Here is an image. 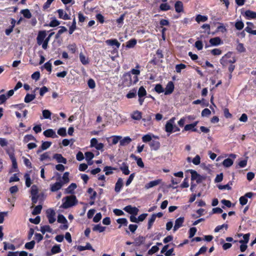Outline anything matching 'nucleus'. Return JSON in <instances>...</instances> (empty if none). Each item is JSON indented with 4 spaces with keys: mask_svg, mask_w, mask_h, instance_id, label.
I'll use <instances>...</instances> for the list:
<instances>
[{
    "mask_svg": "<svg viewBox=\"0 0 256 256\" xmlns=\"http://www.w3.org/2000/svg\"><path fill=\"white\" fill-rule=\"evenodd\" d=\"M56 174L58 176L56 178V182L50 184V190L52 192H55L60 190L64 184L70 182L68 172H65L62 177L58 173H56Z\"/></svg>",
    "mask_w": 256,
    "mask_h": 256,
    "instance_id": "obj_1",
    "label": "nucleus"
},
{
    "mask_svg": "<svg viewBox=\"0 0 256 256\" xmlns=\"http://www.w3.org/2000/svg\"><path fill=\"white\" fill-rule=\"evenodd\" d=\"M63 203L62 207L64 208H68L74 206L77 200L76 197L74 196H68L64 198L62 200Z\"/></svg>",
    "mask_w": 256,
    "mask_h": 256,
    "instance_id": "obj_2",
    "label": "nucleus"
},
{
    "mask_svg": "<svg viewBox=\"0 0 256 256\" xmlns=\"http://www.w3.org/2000/svg\"><path fill=\"white\" fill-rule=\"evenodd\" d=\"M124 83L126 86H130L132 84H136L138 80V77L136 76H132L130 74V72H127L123 76Z\"/></svg>",
    "mask_w": 256,
    "mask_h": 256,
    "instance_id": "obj_3",
    "label": "nucleus"
},
{
    "mask_svg": "<svg viewBox=\"0 0 256 256\" xmlns=\"http://www.w3.org/2000/svg\"><path fill=\"white\" fill-rule=\"evenodd\" d=\"M236 61V58L232 52H228L220 60V64L224 66H226L228 64H234Z\"/></svg>",
    "mask_w": 256,
    "mask_h": 256,
    "instance_id": "obj_4",
    "label": "nucleus"
},
{
    "mask_svg": "<svg viewBox=\"0 0 256 256\" xmlns=\"http://www.w3.org/2000/svg\"><path fill=\"white\" fill-rule=\"evenodd\" d=\"M174 120L175 118H172L169 120H168L166 123L165 126V130L166 131V132L169 134L168 135L172 134L174 131Z\"/></svg>",
    "mask_w": 256,
    "mask_h": 256,
    "instance_id": "obj_5",
    "label": "nucleus"
},
{
    "mask_svg": "<svg viewBox=\"0 0 256 256\" xmlns=\"http://www.w3.org/2000/svg\"><path fill=\"white\" fill-rule=\"evenodd\" d=\"M58 222L62 224L60 226V228L63 230H66L68 228L67 220L62 214H59L58 217Z\"/></svg>",
    "mask_w": 256,
    "mask_h": 256,
    "instance_id": "obj_6",
    "label": "nucleus"
},
{
    "mask_svg": "<svg viewBox=\"0 0 256 256\" xmlns=\"http://www.w3.org/2000/svg\"><path fill=\"white\" fill-rule=\"evenodd\" d=\"M46 215L49 223L53 224L56 221V212L54 210L51 208L47 210Z\"/></svg>",
    "mask_w": 256,
    "mask_h": 256,
    "instance_id": "obj_7",
    "label": "nucleus"
},
{
    "mask_svg": "<svg viewBox=\"0 0 256 256\" xmlns=\"http://www.w3.org/2000/svg\"><path fill=\"white\" fill-rule=\"evenodd\" d=\"M32 195V200L34 204L36 203L38 198V188L36 185H33L31 188L30 191Z\"/></svg>",
    "mask_w": 256,
    "mask_h": 256,
    "instance_id": "obj_8",
    "label": "nucleus"
},
{
    "mask_svg": "<svg viewBox=\"0 0 256 256\" xmlns=\"http://www.w3.org/2000/svg\"><path fill=\"white\" fill-rule=\"evenodd\" d=\"M188 171L191 174L192 180H196L197 182H200L204 179V177L199 174L196 170H190Z\"/></svg>",
    "mask_w": 256,
    "mask_h": 256,
    "instance_id": "obj_9",
    "label": "nucleus"
},
{
    "mask_svg": "<svg viewBox=\"0 0 256 256\" xmlns=\"http://www.w3.org/2000/svg\"><path fill=\"white\" fill-rule=\"evenodd\" d=\"M90 146L94 147L98 150H102L104 146L102 143H98L96 138H92L90 140Z\"/></svg>",
    "mask_w": 256,
    "mask_h": 256,
    "instance_id": "obj_10",
    "label": "nucleus"
},
{
    "mask_svg": "<svg viewBox=\"0 0 256 256\" xmlns=\"http://www.w3.org/2000/svg\"><path fill=\"white\" fill-rule=\"evenodd\" d=\"M161 179H158L152 181H150L149 182L147 183L144 186V188L146 190L150 189L160 184L162 182Z\"/></svg>",
    "mask_w": 256,
    "mask_h": 256,
    "instance_id": "obj_11",
    "label": "nucleus"
},
{
    "mask_svg": "<svg viewBox=\"0 0 256 256\" xmlns=\"http://www.w3.org/2000/svg\"><path fill=\"white\" fill-rule=\"evenodd\" d=\"M124 210L127 212L134 215H136L138 212V209L132 206H126Z\"/></svg>",
    "mask_w": 256,
    "mask_h": 256,
    "instance_id": "obj_12",
    "label": "nucleus"
},
{
    "mask_svg": "<svg viewBox=\"0 0 256 256\" xmlns=\"http://www.w3.org/2000/svg\"><path fill=\"white\" fill-rule=\"evenodd\" d=\"M46 35V31L42 30L39 32L36 38L37 42L38 45H41L42 42H44Z\"/></svg>",
    "mask_w": 256,
    "mask_h": 256,
    "instance_id": "obj_13",
    "label": "nucleus"
},
{
    "mask_svg": "<svg viewBox=\"0 0 256 256\" xmlns=\"http://www.w3.org/2000/svg\"><path fill=\"white\" fill-rule=\"evenodd\" d=\"M43 134L45 136L48 138H56L58 137L55 131L51 128L44 131Z\"/></svg>",
    "mask_w": 256,
    "mask_h": 256,
    "instance_id": "obj_14",
    "label": "nucleus"
},
{
    "mask_svg": "<svg viewBox=\"0 0 256 256\" xmlns=\"http://www.w3.org/2000/svg\"><path fill=\"white\" fill-rule=\"evenodd\" d=\"M174 90V84L172 82H169L165 88L164 94L166 95H168L172 92Z\"/></svg>",
    "mask_w": 256,
    "mask_h": 256,
    "instance_id": "obj_15",
    "label": "nucleus"
},
{
    "mask_svg": "<svg viewBox=\"0 0 256 256\" xmlns=\"http://www.w3.org/2000/svg\"><path fill=\"white\" fill-rule=\"evenodd\" d=\"M184 222V217H180L177 219H176L175 221L174 226V230L176 231L177 230L180 228L182 224Z\"/></svg>",
    "mask_w": 256,
    "mask_h": 256,
    "instance_id": "obj_16",
    "label": "nucleus"
},
{
    "mask_svg": "<svg viewBox=\"0 0 256 256\" xmlns=\"http://www.w3.org/2000/svg\"><path fill=\"white\" fill-rule=\"evenodd\" d=\"M152 138H156V139L158 138V136H156L152 134H146L144 135L142 137V140L144 142H150L152 141Z\"/></svg>",
    "mask_w": 256,
    "mask_h": 256,
    "instance_id": "obj_17",
    "label": "nucleus"
},
{
    "mask_svg": "<svg viewBox=\"0 0 256 256\" xmlns=\"http://www.w3.org/2000/svg\"><path fill=\"white\" fill-rule=\"evenodd\" d=\"M12 92L8 91L6 94H0V104H4L8 98H9L10 96H12Z\"/></svg>",
    "mask_w": 256,
    "mask_h": 256,
    "instance_id": "obj_18",
    "label": "nucleus"
},
{
    "mask_svg": "<svg viewBox=\"0 0 256 256\" xmlns=\"http://www.w3.org/2000/svg\"><path fill=\"white\" fill-rule=\"evenodd\" d=\"M130 117L134 120H140L142 118V113L138 110H134L131 113Z\"/></svg>",
    "mask_w": 256,
    "mask_h": 256,
    "instance_id": "obj_19",
    "label": "nucleus"
},
{
    "mask_svg": "<svg viewBox=\"0 0 256 256\" xmlns=\"http://www.w3.org/2000/svg\"><path fill=\"white\" fill-rule=\"evenodd\" d=\"M58 14V17L64 20H70V16L63 10L59 9L57 10Z\"/></svg>",
    "mask_w": 256,
    "mask_h": 256,
    "instance_id": "obj_20",
    "label": "nucleus"
},
{
    "mask_svg": "<svg viewBox=\"0 0 256 256\" xmlns=\"http://www.w3.org/2000/svg\"><path fill=\"white\" fill-rule=\"evenodd\" d=\"M53 158L55 159L58 162L66 164L67 160L64 158L61 154H56L54 155Z\"/></svg>",
    "mask_w": 256,
    "mask_h": 256,
    "instance_id": "obj_21",
    "label": "nucleus"
},
{
    "mask_svg": "<svg viewBox=\"0 0 256 256\" xmlns=\"http://www.w3.org/2000/svg\"><path fill=\"white\" fill-rule=\"evenodd\" d=\"M152 150H157L160 148V142L158 140H152L149 143Z\"/></svg>",
    "mask_w": 256,
    "mask_h": 256,
    "instance_id": "obj_22",
    "label": "nucleus"
},
{
    "mask_svg": "<svg viewBox=\"0 0 256 256\" xmlns=\"http://www.w3.org/2000/svg\"><path fill=\"white\" fill-rule=\"evenodd\" d=\"M210 43L213 46H217L222 44L221 39L219 37L210 38Z\"/></svg>",
    "mask_w": 256,
    "mask_h": 256,
    "instance_id": "obj_23",
    "label": "nucleus"
},
{
    "mask_svg": "<svg viewBox=\"0 0 256 256\" xmlns=\"http://www.w3.org/2000/svg\"><path fill=\"white\" fill-rule=\"evenodd\" d=\"M244 16L248 20L256 18V12L250 10H247L244 12Z\"/></svg>",
    "mask_w": 256,
    "mask_h": 256,
    "instance_id": "obj_24",
    "label": "nucleus"
},
{
    "mask_svg": "<svg viewBox=\"0 0 256 256\" xmlns=\"http://www.w3.org/2000/svg\"><path fill=\"white\" fill-rule=\"evenodd\" d=\"M106 43L110 46H116L117 48H119L120 45V43L116 39L108 40L106 41Z\"/></svg>",
    "mask_w": 256,
    "mask_h": 256,
    "instance_id": "obj_25",
    "label": "nucleus"
},
{
    "mask_svg": "<svg viewBox=\"0 0 256 256\" xmlns=\"http://www.w3.org/2000/svg\"><path fill=\"white\" fill-rule=\"evenodd\" d=\"M123 186V180L122 178H118L115 185L114 190L116 192H119Z\"/></svg>",
    "mask_w": 256,
    "mask_h": 256,
    "instance_id": "obj_26",
    "label": "nucleus"
},
{
    "mask_svg": "<svg viewBox=\"0 0 256 256\" xmlns=\"http://www.w3.org/2000/svg\"><path fill=\"white\" fill-rule=\"evenodd\" d=\"M77 250L80 252L87 250H90L93 252H94V250L92 248L91 244L88 242L86 243L85 246H78L77 248Z\"/></svg>",
    "mask_w": 256,
    "mask_h": 256,
    "instance_id": "obj_27",
    "label": "nucleus"
},
{
    "mask_svg": "<svg viewBox=\"0 0 256 256\" xmlns=\"http://www.w3.org/2000/svg\"><path fill=\"white\" fill-rule=\"evenodd\" d=\"M8 256H28V252L24 251L9 252Z\"/></svg>",
    "mask_w": 256,
    "mask_h": 256,
    "instance_id": "obj_28",
    "label": "nucleus"
},
{
    "mask_svg": "<svg viewBox=\"0 0 256 256\" xmlns=\"http://www.w3.org/2000/svg\"><path fill=\"white\" fill-rule=\"evenodd\" d=\"M120 170L125 175H128L130 173V171L128 169V166L125 163H122V165L120 167Z\"/></svg>",
    "mask_w": 256,
    "mask_h": 256,
    "instance_id": "obj_29",
    "label": "nucleus"
},
{
    "mask_svg": "<svg viewBox=\"0 0 256 256\" xmlns=\"http://www.w3.org/2000/svg\"><path fill=\"white\" fill-rule=\"evenodd\" d=\"M132 139L129 136H126L120 141V145L124 146L129 144L132 142Z\"/></svg>",
    "mask_w": 256,
    "mask_h": 256,
    "instance_id": "obj_30",
    "label": "nucleus"
},
{
    "mask_svg": "<svg viewBox=\"0 0 256 256\" xmlns=\"http://www.w3.org/2000/svg\"><path fill=\"white\" fill-rule=\"evenodd\" d=\"M86 160L88 162L89 165H91L92 162H90L91 160L94 158V154L92 152H86L85 153Z\"/></svg>",
    "mask_w": 256,
    "mask_h": 256,
    "instance_id": "obj_31",
    "label": "nucleus"
},
{
    "mask_svg": "<svg viewBox=\"0 0 256 256\" xmlns=\"http://www.w3.org/2000/svg\"><path fill=\"white\" fill-rule=\"evenodd\" d=\"M76 188V184L74 183H72L65 190V192L66 194H72Z\"/></svg>",
    "mask_w": 256,
    "mask_h": 256,
    "instance_id": "obj_32",
    "label": "nucleus"
},
{
    "mask_svg": "<svg viewBox=\"0 0 256 256\" xmlns=\"http://www.w3.org/2000/svg\"><path fill=\"white\" fill-rule=\"evenodd\" d=\"M176 11L178 12H180L183 11V4L182 3L178 1L176 2L174 5Z\"/></svg>",
    "mask_w": 256,
    "mask_h": 256,
    "instance_id": "obj_33",
    "label": "nucleus"
},
{
    "mask_svg": "<svg viewBox=\"0 0 256 256\" xmlns=\"http://www.w3.org/2000/svg\"><path fill=\"white\" fill-rule=\"evenodd\" d=\"M80 62L84 65H86L89 63L88 58L86 56L82 53L80 54Z\"/></svg>",
    "mask_w": 256,
    "mask_h": 256,
    "instance_id": "obj_34",
    "label": "nucleus"
},
{
    "mask_svg": "<svg viewBox=\"0 0 256 256\" xmlns=\"http://www.w3.org/2000/svg\"><path fill=\"white\" fill-rule=\"evenodd\" d=\"M234 164V160L230 158L225 159L222 162V165L226 168L232 166Z\"/></svg>",
    "mask_w": 256,
    "mask_h": 256,
    "instance_id": "obj_35",
    "label": "nucleus"
},
{
    "mask_svg": "<svg viewBox=\"0 0 256 256\" xmlns=\"http://www.w3.org/2000/svg\"><path fill=\"white\" fill-rule=\"evenodd\" d=\"M36 98V95L34 94H28L24 99V101L26 103H29L33 100Z\"/></svg>",
    "mask_w": 256,
    "mask_h": 256,
    "instance_id": "obj_36",
    "label": "nucleus"
},
{
    "mask_svg": "<svg viewBox=\"0 0 256 256\" xmlns=\"http://www.w3.org/2000/svg\"><path fill=\"white\" fill-rule=\"evenodd\" d=\"M145 238L142 236H140L134 240V244L136 246H140L144 243Z\"/></svg>",
    "mask_w": 256,
    "mask_h": 256,
    "instance_id": "obj_37",
    "label": "nucleus"
},
{
    "mask_svg": "<svg viewBox=\"0 0 256 256\" xmlns=\"http://www.w3.org/2000/svg\"><path fill=\"white\" fill-rule=\"evenodd\" d=\"M116 170V168H115L106 166L104 168V171L105 172V174L106 176H108L112 174L113 173V170Z\"/></svg>",
    "mask_w": 256,
    "mask_h": 256,
    "instance_id": "obj_38",
    "label": "nucleus"
},
{
    "mask_svg": "<svg viewBox=\"0 0 256 256\" xmlns=\"http://www.w3.org/2000/svg\"><path fill=\"white\" fill-rule=\"evenodd\" d=\"M208 18L207 16H202L200 14H198V16H196V20L198 23L200 22H206L208 20Z\"/></svg>",
    "mask_w": 256,
    "mask_h": 256,
    "instance_id": "obj_39",
    "label": "nucleus"
},
{
    "mask_svg": "<svg viewBox=\"0 0 256 256\" xmlns=\"http://www.w3.org/2000/svg\"><path fill=\"white\" fill-rule=\"evenodd\" d=\"M142 120L144 122V125L145 126H149L152 125V118L150 116H148L146 118H142Z\"/></svg>",
    "mask_w": 256,
    "mask_h": 256,
    "instance_id": "obj_40",
    "label": "nucleus"
},
{
    "mask_svg": "<svg viewBox=\"0 0 256 256\" xmlns=\"http://www.w3.org/2000/svg\"><path fill=\"white\" fill-rule=\"evenodd\" d=\"M180 179H176L174 178H172L171 179V183L172 184L170 185V187H172L173 188H176V186H175L177 185L178 184H179L180 182Z\"/></svg>",
    "mask_w": 256,
    "mask_h": 256,
    "instance_id": "obj_41",
    "label": "nucleus"
},
{
    "mask_svg": "<svg viewBox=\"0 0 256 256\" xmlns=\"http://www.w3.org/2000/svg\"><path fill=\"white\" fill-rule=\"evenodd\" d=\"M106 229V228L102 226L100 224H96L94 226L92 230L94 231L98 232H103Z\"/></svg>",
    "mask_w": 256,
    "mask_h": 256,
    "instance_id": "obj_42",
    "label": "nucleus"
},
{
    "mask_svg": "<svg viewBox=\"0 0 256 256\" xmlns=\"http://www.w3.org/2000/svg\"><path fill=\"white\" fill-rule=\"evenodd\" d=\"M42 116L44 118L46 119H51V115L52 113L51 112L48 110H43L42 112Z\"/></svg>",
    "mask_w": 256,
    "mask_h": 256,
    "instance_id": "obj_43",
    "label": "nucleus"
},
{
    "mask_svg": "<svg viewBox=\"0 0 256 256\" xmlns=\"http://www.w3.org/2000/svg\"><path fill=\"white\" fill-rule=\"evenodd\" d=\"M52 228L48 225H46L42 226H41L40 231L43 234H44L46 232H52Z\"/></svg>",
    "mask_w": 256,
    "mask_h": 256,
    "instance_id": "obj_44",
    "label": "nucleus"
},
{
    "mask_svg": "<svg viewBox=\"0 0 256 256\" xmlns=\"http://www.w3.org/2000/svg\"><path fill=\"white\" fill-rule=\"evenodd\" d=\"M20 12L24 17L27 18H30L32 17V14L28 9L22 10Z\"/></svg>",
    "mask_w": 256,
    "mask_h": 256,
    "instance_id": "obj_45",
    "label": "nucleus"
},
{
    "mask_svg": "<svg viewBox=\"0 0 256 256\" xmlns=\"http://www.w3.org/2000/svg\"><path fill=\"white\" fill-rule=\"evenodd\" d=\"M116 222L120 224L118 228H120L122 225L126 226L128 224L127 220L125 218H118L116 220Z\"/></svg>",
    "mask_w": 256,
    "mask_h": 256,
    "instance_id": "obj_46",
    "label": "nucleus"
},
{
    "mask_svg": "<svg viewBox=\"0 0 256 256\" xmlns=\"http://www.w3.org/2000/svg\"><path fill=\"white\" fill-rule=\"evenodd\" d=\"M250 236V234H249V233L244 234L243 235L244 240H240L239 242L240 243L246 244L247 243H248V242L249 241Z\"/></svg>",
    "mask_w": 256,
    "mask_h": 256,
    "instance_id": "obj_47",
    "label": "nucleus"
},
{
    "mask_svg": "<svg viewBox=\"0 0 256 256\" xmlns=\"http://www.w3.org/2000/svg\"><path fill=\"white\" fill-rule=\"evenodd\" d=\"M24 177L26 180V186L27 187H30L32 184L30 175L28 174H26Z\"/></svg>",
    "mask_w": 256,
    "mask_h": 256,
    "instance_id": "obj_48",
    "label": "nucleus"
},
{
    "mask_svg": "<svg viewBox=\"0 0 256 256\" xmlns=\"http://www.w3.org/2000/svg\"><path fill=\"white\" fill-rule=\"evenodd\" d=\"M88 192L90 194V198L92 200H94L96 198V192L92 188H89L88 190Z\"/></svg>",
    "mask_w": 256,
    "mask_h": 256,
    "instance_id": "obj_49",
    "label": "nucleus"
},
{
    "mask_svg": "<svg viewBox=\"0 0 256 256\" xmlns=\"http://www.w3.org/2000/svg\"><path fill=\"white\" fill-rule=\"evenodd\" d=\"M235 27L238 30H241L244 27V24L242 20H237L235 24Z\"/></svg>",
    "mask_w": 256,
    "mask_h": 256,
    "instance_id": "obj_50",
    "label": "nucleus"
},
{
    "mask_svg": "<svg viewBox=\"0 0 256 256\" xmlns=\"http://www.w3.org/2000/svg\"><path fill=\"white\" fill-rule=\"evenodd\" d=\"M138 97H143L146 94V92L143 86H140L138 91Z\"/></svg>",
    "mask_w": 256,
    "mask_h": 256,
    "instance_id": "obj_51",
    "label": "nucleus"
},
{
    "mask_svg": "<svg viewBox=\"0 0 256 256\" xmlns=\"http://www.w3.org/2000/svg\"><path fill=\"white\" fill-rule=\"evenodd\" d=\"M50 160V152H46L41 154L40 156V160L41 161H44V160Z\"/></svg>",
    "mask_w": 256,
    "mask_h": 256,
    "instance_id": "obj_52",
    "label": "nucleus"
},
{
    "mask_svg": "<svg viewBox=\"0 0 256 256\" xmlns=\"http://www.w3.org/2000/svg\"><path fill=\"white\" fill-rule=\"evenodd\" d=\"M136 44V40L135 39H132L128 40L126 43V47L128 48H133Z\"/></svg>",
    "mask_w": 256,
    "mask_h": 256,
    "instance_id": "obj_53",
    "label": "nucleus"
},
{
    "mask_svg": "<svg viewBox=\"0 0 256 256\" xmlns=\"http://www.w3.org/2000/svg\"><path fill=\"white\" fill-rule=\"evenodd\" d=\"M76 28V20L74 18L72 26L70 27L69 33L70 34H72Z\"/></svg>",
    "mask_w": 256,
    "mask_h": 256,
    "instance_id": "obj_54",
    "label": "nucleus"
},
{
    "mask_svg": "<svg viewBox=\"0 0 256 256\" xmlns=\"http://www.w3.org/2000/svg\"><path fill=\"white\" fill-rule=\"evenodd\" d=\"M232 184V182H229L228 184H226V185H219L218 186V188L220 190H230L231 189L230 185Z\"/></svg>",
    "mask_w": 256,
    "mask_h": 256,
    "instance_id": "obj_55",
    "label": "nucleus"
},
{
    "mask_svg": "<svg viewBox=\"0 0 256 256\" xmlns=\"http://www.w3.org/2000/svg\"><path fill=\"white\" fill-rule=\"evenodd\" d=\"M42 208V206L40 205L36 206L34 208V210L32 212V214L34 215H36V214H39L41 212Z\"/></svg>",
    "mask_w": 256,
    "mask_h": 256,
    "instance_id": "obj_56",
    "label": "nucleus"
},
{
    "mask_svg": "<svg viewBox=\"0 0 256 256\" xmlns=\"http://www.w3.org/2000/svg\"><path fill=\"white\" fill-rule=\"evenodd\" d=\"M35 140L34 137L31 134H28L24 136V142L26 143L28 142L30 140Z\"/></svg>",
    "mask_w": 256,
    "mask_h": 256,
    "instance_id": "obj_57",
    "label": "nucleus"
},
{
    "mask_svg": "<svg viewBox=\"0 0 256 256\" xmlns=\"http://www.w3.org/2000/svg\"><path fill=\"white\" fill-rule=\"evenodd\" d=\"M184 130L185 131L192 130V131L196 132V130L194 128V124H189L185 126Z\"/></svg>",
    "mask_w": 256,
    "mask_h": 256,
    "instance_id": "obj_58",
    "label": "nucleus"
},
{
    "mask_svg": "<svg viewBox=\"0 0 256 256\" xmlns=\"http://www.w3.org/2000/svg\"><path fill=\"white\" fill-rule=\"evenodd\" d=\"M192 162L194 165H198L200 163V157L198 155H196L192 160Z\"/></svg>",
    "mask_w": 256,
    "mask_h": 256,
    "instance_id": "obj_59",
    "label": "nucleus"
},
{
    "mask_svg": "<svg viewBox=\"0 0 256 256\" xmlns=\"http://www.w3.org/2000/svg\"><path fill=\"white\" fill-rule=\"evenodd\" d=\"M156 218V214H152L151 216V218L148 220V228H150L152 226V225L153 223L154 222Z\"/></svg>",
    "mask_w": 256,
    "mask_h": 256,
    "instance_id": "obj_60",
    "label": "nucleus"
},
{
    "mask_svg": "<svg viewBox=\"0 0 256 256\" xmlns=\"http://www.w3.org/2000/svg\"><path fill=\"white\" fill-rule=\"evenodd\" d=\"M60 24V22L56 20V18L52 19L49 24V26L50 27H55L58 26Z\"/></svg>",
    "mask_w": 256,
    "mask_h": 256,
    "instance_id": "obj_61",
    "label": "nucleus"
},
{
    "mask_svg": "<svg viewBox=\"0 0 256 256\" xmlns=\"http://www.w3.org/2000/svg\"><path fill=\"white\" fill-rule=\"evenodd\" d=\"M186 68V66L184 64H179L176 66V70L177 72L179 73L183 69Z\"/></svg>",
    "mask_w": 256,
    "mask_h": 256,
    "instance_id": "obj_62",
    "label": "nucleus"
},
{
    "mask_svg": "<svg viewBox=\"0 0 256 256\" xmlns=\"http://www.w3.org/2000/svg\"><path fill=\"white\" fill-rule=\"evenodd\" d=\"M51 144L52 143L49 142H43L41 146L42 150H46L48 149L51 146Z\"/></svg>",
    "mask_w": 256,
    "mask_h": 256,
    "instance_id": "obj_63",
    "label": "nucleus"
},
{
    "mask_svg": "<svg viewBox=\"0 0 256 256\" xmlns=\"http://www.w3.org/2000/svg\"><path fill=\"white\" fill-rule=\"evenodd\" d=\"M35 244V242L32 240L30 242H27L25 244V248L28 250H31L34 248Z\"/></svg>",
    "mask_w": 256,
    "mask_h": 256,
    "instance_id": "obj_64",
    "label": "nucleus"
}]
</instances>
